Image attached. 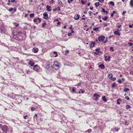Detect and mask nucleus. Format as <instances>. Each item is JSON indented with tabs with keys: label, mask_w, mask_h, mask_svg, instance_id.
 I'll use <instances>...</instances> for the list:
<instances>
[{
	"label": "nucleus",
	"mask_w": 133,
	"mask_h": 133,
	"mask_svg": "<svg viewBox=\"0 0 133 133\" xmlns=\"http://www.w3.org/2000/svg\"><path fill=\"white\" fill-rule=\"evenodd\" d=\"M109 3L111 4L112 6H114L115 5L113 1H110L109 2Z\"/></svg>",
	"instance_id": "28"
},
{
	"label": "nucleus",
	"mask_w": 133,
	"mask_h": 133,
	"mask_svg": "<svg viewBox=\"0 0 133 133\" xmlns=\"http://www.w3.org/2000/svg\"><path fill=\"white\" fill-rule=\"evenodd\" d=\"M130 5L131 6L133 7V0H131L130 2Z\"/></svg>",
	"instance_id": "25"
},
{
	"label": "nucleus",
	"mask_w": 133,
	"mask_h": 133,
	"mask_svg": "<svg viewBox=\"0 0 133 133\" xmlns=\"http://www.w3.org/2000/svg\"><path fill=\"white\" fill-rule=\"evenodd\" d=\"M126 109H128L129 108H131L130 105H127L126 106Z\"/></svg>",
	"instance_id": "34"
},
{
	"label": "nucleus",
	"mask_w": 133,
	"mask_h": 133,
	"mask_svg": "<svg viewBox=\"0 0 133 133\" xmlns=\"http://www.w3.org/2000/svg\"><path fill=\"white\" fill-rule=\"evenodd\" d=\"M81 83L79 82L78 84L77 85L78 86H80L81 85Z\"/></svg>",
	"instance_id": "63"
},
{
	"label": "nucleus",
	"mask_w": 133,
	"mask_h": 133,
	"mask_svg": "<svg viewBox=\"0 0 133 133\" xmlns=\"http://www.w3.org/2000/svg\"><path fill=\"white\" fill-rule=\"evenodd\" d=\"M13 10V9L12 8H10L9 9V11L10 12H11V11Z\"/></svg>",
	"instance_id": "41"
},
{
	"label": "nucleus",
	"mask_w": 133,
	"mask_h": 133,
	"mask_svg": "<svg viewBox=\"0 0 133 133\" xmlns=\"http://www.w3.org/2000/svg\"><path fill=\"white\" fill-rule=\"evenodd\" d=\"M22 31H19L17 32V33L15 34V33H13V35L14 36H16L17 37L20 34H22Z\"/></svg>",
	"instance_id": "7"
},
{
	"label": "nucleus",
	"mask_w": 133,
	"mask_h": 133,
	"mask_svg": "<svg viewBox=\"0 0 133 133\" xmlns=\"http://www.w3.org/2000/svg\"><path fill=\"white\" fill-rule=\"evenodd\" d=\"M109 17L107 16L102 18V19L104 21H105Z\"/></svg>",
	"instance_id": "22"
},
{
	"label": "nucleus",
	"mask_w": 133,
	"mask_h": 133,
	"mask_svg": "<svg viewBox=\"0 0 133 133\" xmlns=\"http://www.w3.org/2000/svg\"><path fill=\"white\" fill-rule=\"evenodd\" d=\"M91 131H92V130L91 129H88V130H87V131L89 133L91 132Z\"/></svg>",
	"instance_id": "35"
},
{
	"label": "nucleus",
	"mask_w": 133,
	"mask_h": 133,
	"mask_svg": "<svg viewBox=\"0 0 133 133\" xmlns=\"http://www.w3.org/2000/svg\"><path fill=\"white\" fill-rule=\"evenodd\" d=\"M90 9L91 10H92L93 9V7L92 6H90Z\"/></svg>",
	"instance_id": "64"
},
{
	"label": "nucleus",
	"mask_w": 133,
	"mask_h": 133,
	"mask_svg": "<svg viewBox=\"0 0 133 133\" xmlns=\"http://www.w3.org/2000/svg\"><path fill=\"white\" fill-rule=\"evenodd\" d=\"M79 14H77V16H75L74 18L76 20H78L79 19Z\"/></svg>",
	"instance_id": "16"
},
{
	"label": "nucleus",
	"mask_w": 133,
	"mask_h": 133,
	"mask_svg": "<svg viewBox=\"0 0 133 133\" xmlns=\"http://www.w3.org/2000/svg\"><path fill=\"white\" fill-rule=\"evenodd\" d=\"M58 4H62V2L61 1H60L59 2H58Z\"/></svg>",
	"instance_id": "58"
},
{
	"label": "nucleus",
	"mask_w": 133,
	"mask_h": 133,
	"mask_svg": "<svg viewBox=\"0 0 133 133\" xmlns=\"http://www.w3.org/2000/svg\"><path fill=\"white\" fill-rule=\"evenodd\" d=\"M45 12H44L43 14V16H44L43 18L46 19H47L48 18V15Z\"/></svg>",
	"instance_id": "8"
},
{
	"label": "nucleus",
	"mask_w": 133,
	"mask_h": 133,
	"mask_svg": "<svg viewBox=\"0 0 133 133\" xmlns=\"http://www.w3.org/2000/svg\"><path fill=\"white\" fill-rule=\"evenodd\" d=\"M93 30L95 31H98V28L97 27L94 28L93 29Z\"/></svg>",
	"instance_id": "30"
},
{
	"label": "nucleus",
	"mask_w": 133,
	"mask_h": 133,
	"mask_svg": "<svg viewBox=\"0 0 133 133\" xmlns=\"http://www.w3.org/2000/svg\"><path fill=\"white\" fill-rule=\"evenodd\" d=\"M109 23H104V26L105 27V26H107V25H109Z\"/></svg>",
	"instance_id": "39"
},
{
	"label": "nucleus",
	"mask_w": 133,
	"mask_h": 133,
	"mask_svg": "<svg viewBox=\"0 0 133 133\" xmlns=\"http://www.w3.org/2000/svg\"><path fill=\"white\" fill-rule=\"evenodd\" d=\"M95 5L96 6V7H97L99 5V2H97V3H95Z\"/></svg>",
	"instance_id": "27"
},
{
	"label": "nucleus",
	"mask_w": 133,
	"mask_h": 133,
	"mask_svg": "<svg viewBox=\"0 0 133 133\" xmlns=\"http://www.w3.org/2000/svg\"><path fill=\"white\" fill-rule=\"evenodd\" d=\"M38 49L37 48L35 47L34 48L32 49V51L35 53H36L38 52Z\"/></svg>",
	"instance_id": "6"
},
{
	"label": "nucleus",
	"mask_w": 133,
	"mask_h": 133,
	"mask_svg": "<svg viewBox=\"0 0 133 133\" xmlns=\"http://www.w3.org/2000/svg\"><path fill=\"white\" fill-rule=\"evenodd\" d=\"M3 131V133H12V129L9 128H8V127L6 125H4V126L1 129Z\"/></svg>",
	"instance_id": "1"
},
{
	"label": "nucleus",
	"mask_w": 133,
	"mask_h": 133,
	"mask_svg": "<svg viewBox=\"0 0 133 133\" xmlns=\"http://www.w3.org/2000/svg\"><path fill=\"white\" fill-rule=\"evenodd\" d=\"M71 35H72V34L71 33H68V35L69 36H71Z\"/></svg>",
	"instance_id": "54"
},
{
	"label": "nucleus",
	"mask_w": 133,
	"mask_h": 133,
	"mask_svg": "<svg viewBox=\"0 0 133 133\" xmlns=\"http://www.w3.org/2000/svg\"><path fill=\"white\" fill-rule=\"evenodd\" d=\"M37 20H38V21L39 22H40L41 21V19L39 17H38L37 18Z\"/></svg>",
	"instance_id": "48"
},
{
	"label": "nucleus",
	"mask_w": 133,
	"mask_h": 133,
	"mask_svg": "<svg viewBox=\"0 0 133 133\" xmlns=\"http://www.w3.org/2000/svg\"><path fill=\"white\" fill-rule=\"evenodd\" d=\"M89 14L90 15V16H91V14L92 13V12H91V11H89Z\"/></svg>",
	"instance_id": "57"
},
{
	"label": "nucleus",
	"mask_w": 133,
	"mask_h": 133,
	"mask_svg": "<svg viewBox=\"0 0 133 133\" xmlns=\"http://www.w3.org/2000/svg\"><path fill=\"white\" fill-rule=\"evenodd\" d=\"M75 89H74V88H73L72 89V90L71 91V92L73 93H74L75 92Z\"/></svg>",
	"instance_id": "45"
},
{
	"label": "nucleus",
	"mask_w": 133,
	"mask_h": 133,
	"mask_svg": "<svg viewBox=\"0 0 133 133\" xmlns=\"http://www.w3.org/2000/svg\"><path fill=\"white\" fill-rule=\"evenodd\" d=\"M117 82L120 83H121L123 82V81H122V80L120 79L118 80Z\"/></svg>",
	"instance_id": "33"
},
{
	"label": "nucleus",
	"mask_w": 133,
	"mask_h": 133,
	"mask_svg": "<svg viewBox=\"0 0 133 133\" xmlns=\"http://www.w3.org/2000/svg\"><path fill=\"white\" fill-rule=\"evenodd\" d=\"M29 64L31 66H33L34 65V62L31 61H30Z\"/></svg>",
	"instance_id": "15"
},
{
	"label": "nucleus",
	"mask_w": 133,
	"mask_h": 133,
	"mask_svg": "<svg viewBox=\"0 0 133 133\" xmlns=\"http://www.w3.org/2000/svg\"><path fill=\"white\" fill-rule=\"evenodd\" d=\"M37 20V18H35L34 19L33 21L35 23L36 22Z\"/></svg>",
	"instance_id": "50"
},
{
	"label": "nucleus",
	"mask_w": 133,
	"mask_h": 133,
	"mask_svg": "<svg viewBox=\"0 0 133 133\" xmlns=\"http://www.w3.org/2000/svg\"><path fill=\"white\" fill-rule=\"evenodd\" d=\"M128 44L130 46H131L133 44V43H131V42H129L128 43Z\"/></svg>",
	"instance_id": "44"
},
{
	"label": "nucleus",
	"mask_w": 133,
	"mask_h": 133,
	"mask_svg": "<svg viewBox=\"0 0 133 133\" xmlns=\"http://www.w3.org/2000/svg\"><path fill=\"white\" fill-rule=\"evenodd\" d=\"M93 97L94 98V100L97 101L99 99L100 96L96 93H95L93 95Z\"/></svg>",
	"instance_id": "4"
},
{
	"label": "nucleus",
	"mask_w": 133,
	"mask_h": 133,
	"mask_svg": "<svg viewBox=\"0 0 133 133\" xmlns=\"http://www.w3.org/2000/svg\"><path fill=\"white\" fill-rule=\"evenodd\" d=\"M1 31L2 32H4L5 30V27L3 25H2L0 28Z\"/></svg>",
	"instance_id": "9"
},
{
	"label": "nucleus",
	"mask_w": 133,
	"mask_h": 133,
	"mask_svg": "<svg viewBox=\"0 0 133 133\" xmlns=\"http://www.w3.org/2000/svg\"><path fill=\"white\" fill-rule=\"evenodd\" d=\"M53 53L54 54L56 55L55 56V57H57V56L58 54H57V52L55 51H54L53 52Z\"/></svg>",
	"instance_id": "29"
},
{
	"label": "nucleus",
	"mask_w": 133,
	"mask_h": 133,
	"mask_svg": "<svg viewBox=\"0 0 133 133\" xmlns=\"http://www.w3.org/2000/svg\"><path fill=\"white\" fill-rule=\"evenodd\" d=\"M102 11L103 12L105 13L106 14H107L108 12V11H105V9L104 8L102 9Z\"/></svg>",
	"instance_id": "26"
},
{
	"label": "nucleus",
	"mask_w": 133,
	"mask_h": 133,
	"mask_svg": "<svg viewBox=\"0 0 133 133\" xmlns=\"http://www.w3.org/2000/svg\"><path fill=\"white\" fill-rule=\"evenodd\" d=\"M81 3L82 4H84L85 3V2H84V1H83L82 0H81Z\"/></svg>",
	"instance_id": "52"
},
{
	"label": "nucleus",
	"mask_w": 133,
	"mask_h": 133,
	"mask_svg": "<svg viewBox=\"0 0 133 133\" xmlns=\"http://www.w3.org/2000/svg\"><path fill=\"white\" fill-rule=\"evenodd\" d=\"M59 67V64L58 62L57 61H55L54 63L52 66V68H54L55 69L58 70Z\"/></svg>",
	"instance_id": "3"
},
{
	"label": "nucleus",
	"mask_w": 133,
	"mask_h": 133,
	"mask_svg": "<svg viewBox=\"0 0 133 133\" xmlns=\"http://www.w3.org/2000/svg\"><path fill=\"white\" fill-rule=\"evenodd\" d=\"M100 49L99 48H98L96 49L95 51L96 52H98Z\"/></svg>",
	"instance_id": "37"
},
{
	"label": "nucleus",
	"mask_w": 133,
	"mask_h": 133,
	"mask_svg": "<svg viewBox=\"0 0 133 133\" xmlns=\"http://www.w3.org/2000/svg\"><path fill=\"white\" fill-rule=\"evenodd\" d=\"M34 15V13L31 14L30 15V18H31L32 17H33Z\"/></svg>",
	"instance_id": "32"
},
{
	"label": "nucleus",
	"mask_w": 133,
	"mask_h": 133,
	"mask_svg": "<svg viewBox=\"0 0 133 133\" xmlns=\"http://www.w3.org/2000/svg\"><path fill=\"white\" fill-rule=\"evenodd\" d=\"M116 79V78L115 77H114L113 78H112L111 79V80H112V81H115Z\"/></svg>",
	"instance_id": "43"
},
{
	"label": "nucleus",
	"mask_w": 133,
	"mask_h": 133,
	"mask_svg": "<svg viewBox=\"0 0 133 133\" xmlns=\"http://www.w3.org/2000/svg\"><path fill=\"white\" fill-rule=\"evenodd\" d=\"M102 100L104 102H106L107 101V100L106 99L105 96H103L102 97Z\"/></svg>",
	"instance_id": "19"
},
{
	"label": "nucleus",
	"mask_w": 133,
	"mask_h": 133,
	"mask_svg": "<svg viewBox=\"0 0 133 133\" xmlns=\"http://www.w3.org/2000/svg\"><path fill=\"white\" fill-rule=\"evenodd\" d=\"M46 25V23H44L42 25V26L43 28H44Z\"/></svg>",
	"instance_id": "31"
},
{
	"label": "nucleus",
	"mask_w": 133,
	"mask_h": 133,
	"mask_svg": "<svg viewBox=\"0 0 133 133\" xmlns=\"http://www.w3.org/2000/svg\"><path fill=\"white\" fill-rule=\"evenodd\" d=\"M104 57L105 58V61H107L108 60V61H110L109 59L110 58V56H108V57L104 56Z\"/></svg>",
	"instance_id": "13"
},
{
	"label": "nucleus",
	"mask_w": 133,
	"mask_h": 133,
	"mask_svg": "<svg viewBox=\"0 0 133 133\" xmlns=\"http://www.w3.org/2000/svg\"><path fill=\"white\" fill-rule=\"evenodd\" d=\"M113 76V75L112 74H110L109 75H108V78H109L110 80L112 78Z\"/></svg>",
	"instance_id": "21"
},
{
	"label": "nucleus",
	"mask_w": 133,
	"mask_h": 133,
	"mask_svg": "<svg viewBox=\"0 0 133 133\" xmlns=\"http://www.w3.org/2000/svg\"><path fill=\"white\" fill-rule=\"evenodd\" d=\"M106 38L105 39V37L104 36L101 35L99 36L98 37V39L99 42H102L104 43H106L107 41L108 38L106 37Z\"/></svg>",
	"instance_id": "2"
},
{
	"label": "nucleus",
	"mask_w": 133,
	"mask_h": 133,
	"mask_svg": "<svg viewBox=\"0 0 133 133\" xmlns=\"http://www.w3.org/2000/svg\"><path fill=\"white\" fill-rule=\"evenodd\" d=\"M95 43L94 42H91V43L90 44V47L92 48L93 47H94L95 45Z\"/></svg>",
	"instance_id": "12"
},
{
	"label": "nucleus",
	"mask_w": 133,
	"mask_h": 133,
	"mask_svg": "<svg viewBox=\"0 0 133 133\" xmlns=\"http://www.w3.org/2000/svg\"><path fill=\"white\" fill-rule=\"evenodd\" d=\"M125 98L126 99H127L128 100H129V97L128 96H126L125 97Z\"/></svg>",
	"instance_id": "47"
},
{
	"label": "nucleus",
	"mask_w": 133,
	"mask_h": 133,
	"mask_svg": "<svg viewBox=\"0 0 133 133\" xmlns=\"http://www.w3.org/2000/svg\"><path fill=\"white\" fill-rule=\"evenodd\" d=\"M35 109V108L34 107H32L31 108V110L33 111V110Z\"/></svg>",
	"instance_id": "42"
},
{
	"label": "nucleus",
	"mask_w": 133,
	"mask_h": 133,
	"mask_svg": "<svg viewBox=\"0 0 133 133\" xmlns=\"http://www.w3.org/2000/svg\"><path fill=\"white\" fill-rule=\"evenodd\" d=\"M113 48L112 47H110V50H112V51H114V50L113 49Z\"/></svg>",
	"instance_id": "46"
},
{
	"label": "nucleus",
	"mask_w": 133,
	"mask_h": 133,
	"mask_svg": "<svg viewBox=\"0 0 133 133\" xmlns=\"http://www.w3.org/2000/svg\"><path fill=\"white\" fill-rule=\"evenodd\" d=\"M49 62H47V63H46L45 65L46 66L45 67V68H46V70H47L48 69H49L50 68L49 67Z\"/></svg>",
	"instance_id": "10"
},
{
	"label": "nucleus",
	"mask_w": 133,
	"mask_h": 133,
	"mask_svg": "<svg viewBox=\"0 0 133 133\" xmlns=\"http://www.w3.org/2000/svg\"><path fill=\"white\" fill-rule=\"evenodd\" d=\"M28 117V115H25V116H24V119H26V117Z\"/></svg>",
	"instance_id": "55"
},
{
	"label": "nucleus",
	"mask_w": 133,
	"mask_h": 133,
	"mask_svg": "<svg viewBox=\"0 0 133 133\" xmlns=\"http://www.w3.org/2000/svg\"><path fill=\"white\" fill-rule=\"evenodd\" d=\"M14 24L16 27L18 26L19 25L18 23H14Z\"/></svg>",
	"instance_id": "36"
},
{
	"label": "nucleus",
	"mask_w": 133,
	"mask_h": 133,
	"mask_svg": "<svg viewBox=\"0 0 133 133\" xmlns=\"http://www.w3.org/2000/svg\"><path fill=\"white\" fill-rule=\"evenodd\" d=\"M15 1V0H11V3H13Z\"/></svg>",
	"instance_id": "60"
},
{
	"label": "nucleus",
	"mask_w": 133,
	"mask_h": 133,
	"mask_svg": "<svg viewBox=\"0 0 133 133\" xmlns=\"http://www.w3.org/2000/svg\"><path fill=\"white\" fill-rule=\"evenodd\" d=\"M73 0H68L67 2L69 3L70 4L71 2H72Z\"/></svg>",
	"instance_id": "38"
},
{
	"label": "nucleus",
	"mask_w": 133,
	"mask_h": 133,
	"mask_svg": "<svg viewBox=\"0 0 133 133\" xmlns=\"http://www.w3.org/2000/svg\"><path fill=\"white\" fill-rule=\"evenodd\" d=\"M51 8V6L49 5H47L46 6V8L47 10L48 11H51V9L50 8Z\"/></svg>",
	"instance_id": "17"
},
{
	"label": "nucleus",
	"mask_w": 133,
	"mask_h": 133,
	"mask_svg": "<svg viewBox=\"0 0 133 133\" xmlns=\"http://www.w3.org/2000/svg\"><path fill=\"white\" fill-rule=\"evenodd\" d=\"M98 1L101 3H103L104 1V0H98Z\"/></svg>",
	"instance_id": "51"
},
{
	"label": "nucleus",
	"mask_w": 133,
	"mask_h": 133,
	"mask_svg": "<svg viewBox=\"0 0 133 133\" xmlns=\"http://www.w3.org/2000/svg\"><path fill=\"white\" fill-rule=\"evenodd\" d=\"M57 9H57L58 10H60V7L59 6L58 7Z\"/></svg>",
	"instance_id": "56"
},
{
	"label": "nucleus",
	"mask_w": 133,
	"mask_h": 133,
	"mask_svg": "<svg viewBox=\"0 0 133 133\" xmlns=\"http://www.w3.org/2000/svg\"><path fill=\"white\" fill-rule=\"evenodd\" d=\"M115 85H116L115 83H114L112 85V87L113 88L115 86Z\"/></svg>",
	"instance_id": "40"
},
{
	"label": "nucleus",
	"mask_w": 133,
	"mask_h": 133,
	"mask_svg": "<svg viewBox=\"0 0 133 133\" xmlns=\"http://www.w3.org/2000/svg\"><path fill=\"white\" fill-rule=\"evenodd\" d=\"M119 128H114L112 129V130L114 132H115V131H118L119 130Z\"/></svg>",
	"instance_id": "18"
},
{
	"label": "nucleus",
	"mask_w": 133,
	"mask_h": 133,
	"mask_svg": "<svg viewBox=\"0 0 133 133\" xmlns=\"http://www.w3.org/2000/svg\"><path fill=\"white\" fill-rule=\"evenodd\" d=\"M94 53L96 55H97L98 54V52H94Z\"/></svg>",
	"instance_id": "61"
},
{
	"label": "nucleus",
	"mask_w": 133,
	"mask_h": 133,
	"mask_svg": "<svg viewBox=\"0 0 133 133\" xmlns=\"http://www.w3.org/2000/svg\"><path fill=\"white\" fill-rule=\"evenodd\" d=\"M39 67L38 65H36L34 66L33 69L35 71L38 72L39 71Z\"/></svg>",
	"instance_id": "5"
},
{
	"label": "nucleus",
	"mask_w": 133,
	"mask_h": 133,
	"mask_svg": "<svg viewBox=\"0 0 133 133\" xmlns=\"http://www.w3.org/2000/svg\"><path fill=\"white\" fill-rule=\"evenodd\" d=\"M46 71L49 74L51 73L53 71L51 69V68L50 67L49 69H48L46 70Z\"/></svg>",
	"instance_id": "11"
},
{
	"label": "nucleus",
	"mask_w": 133,
	"mask_h": 133,
	"mask_svg": "<svg viewBox=\"0 0 133 133\" xmlns=\"http://www.w3.org/2000/svg\"><path fill=\"white\" fill-rule=\"evenodd\" d=\"M129 27L131 28L133 27V24L132 25H129Z\"/></svg>",
	"instance_id": "49"
},
{
	"label": "nucleus",
	"mask_w": 133,
	"mask_h": 133,
	"mask_svg": "<svg viewBox=\"0 0 133 133\" xmlns=\"http://www.w3.org/2000/svg\"><path fill=\"white\" fill-rule=\"evenodd\" d=\"M14 11H12V13H14L16 11V8H15V9H14Z\"/></svg>",
	"instance_id": "62"
},
{
	"label": "nucleus",
	"mask_w": 133,
	"mask_h": 133,
	"mask_svg": "<svg viewBox=\"0 0 133 133\" xmlns=\"http://www.w3.org/2000/svg\"><path fill=\"white\" fill-rule=\"evenodd\" d=\"M123 90L124 91L126 92L127 91H129L130 89L128 88H125Z\"/></svg>",
	"instance_id": "23"
},
{
	"label": "nucleus",
	"mask_w": 133,
	"mask_h": 133,
	"mask_svg": "<svg viewBox=\"0 0 133 133\" xmlns=\"http://www.w3.org/2000/svg\"><path fill=\"white\" fill-rule=\"evenodd\" d=\"M118 29H117V30L116 31L114 32V34L115 35L117 34L119 36L120 35V34L118 31Z\"/></svg>",
	"instance_id": "14"
},
{
	"label": "nucleus",
	"mask_w": 133,
	"mask_h": 133,
	"mask_svg": "<svg viewBox=\"0 0 133 133\" xmlns=\"http://www.w3.org/2000/svg\"><path fill=\"white\" fill-rule=\"evenodd\" d=\"M126 13V11H124L122 12V15H124Z\"/></svg>",
	"instance_id": "53"
},
{
	"label": "nucleus",
	"mask_w": 133,
	"mask_h": 133,
	"mask_svg": "<svg viewBox=\"0 0 133 133\" xmlns=\"http://www.w3.org/2000/svg\"><path fill=\"white\" fill-rule=\"evenodd\" d=\"M31 73V72L30 71V70H28V71H27V74H28V73Z\"/></svg>",
	"instance_id": "59"
},
{
	"label": "nucleus",
	"mask_w": 133,
	"mask_h": 133,
	"mask_svg": "<svg viewBox=\"0 0 133 133\" xmlns=\"http://www.w3.org/2000/svg\"><path fill=\"white\" fill-rule=\"evenodd\" d=\"M122 100L120 98H119V99H118L117 100V104H120V103L119 102V101H122Z\"/></svg>",
	"instance_id": "24"
},
{
	"label": "nucleus",
	"mask_w": 133,
	"mask_h": 133,
	"mask_svg": "<svg viewBox=\"0 0 133 133\" xmlns=\"http://www.w3.org/2000/svg\"><path fill=\"white\" fill-rule=\"evenodd\" d=\"M99 67L102 69H104L105 67L104 65L103 64H101L99 65Z\"/></svg>",
	"instance_id": "20"
}]
</instances>
